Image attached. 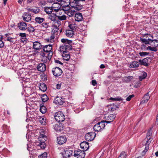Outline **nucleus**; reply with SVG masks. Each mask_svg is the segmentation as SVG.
<instances>
[{"instance_id": "obj_1", "label": "nucleus", "mask_w": 158, "mask_h": 158, "mask_svg": "<svg viewBox=\"0 0 158 158\" xmlns=\"http://www.w3.org/2000/svg\"><path fill=\"white\" fill-rule=\"evenodd\" d=\"M70 6L72 7V9L73 8L75 10H81L83 7V5L81 4L80 2L76 0L71 3Z\"/></svg>"}, {"instance_id": "obj_2", "label": "nucleus", "mask_w": 158, "mask_h": 158, "mask_svg": "<svg viewBox=\"0 0 158 158\" xmlns=\"http://www.w3.org/2000/svg\"><path fill=\"white\" fill-rule=\"evenodd\" d=\"M105 123L104 121H102L96 124L94 127V129L95 131H100L105 127Z\"/></svg>"}, {"instance_id": "obj_3", "label": "nucleus", "mask_w": 158, "mask_h": 158, "mask_svg": "<svg viewBox=\"0 0 158 158\" xmlns=\"http://www.w3.org/2000/svg\"><path fill=\"white\" fill-rule=\"evenodd\" d=\"M55 118L58 122H63L65 119V116L61 111H58L55 113Z\"/></svg>"}, {"instance_id": "obj_4", "label": "nucleus", "mask_w": 158, "mask_h": 158, "mask_svg": "<svg viewBox=\"0 0 158 158\" xmlns=\"http://www.w3.org/2000/svg\"><path fill=\"white\" fill-rule=\"evenodd\" d=\"M74 156L77 158H84L85 154L84 151L78 149L75 151Z\"/></svg>"}, {"instance_id": "obj_5", "label": "nucleus", "mask_w": 158, "mask_h": 158, "mask_svg": "<svg viewBox=\"0 0 158 158\" xmlns=\"http://www.w3.org/2000/svg\"><path fill=\"white\" fill-rule=\"evenodd\" d=\"M115 117V115H106L104 117L105 120L103 121L105 123H110L114 120Z\"/></svg>"}, {"instance_id": "obj_6", "label": "nucleus", "mask_w": 158, "mask_h": 158, "mask_svg": "<svg viewBox=\"0 0 158 158\" xmlns=\"http://www.w3.org/2000/svg\"><path fill=\"white\" fill-rule=\"evenodd\" d=\"M95 135V133L94 132H89L85 135V139L87 141H91L94 139Z\"/></svg>"}, {"instance_id": "obj_7", "label": "nucleus", "mask_w": 158, "mask_h": 158, "mask_svg": "<svg viewBox=\"0 0 158 158\" xmlns=\"http://www.w3.org/2000/svg\"><path fill=\"white\" fill-rule=\"evenodd\" d=\"M61 5L59 3L56 2L54 3L52 5V7L54 11L55 12L58 13L60 10V8Z\"/></svg>"}, {"instance_id": "obj_8", "label": "nucleus", "mask_w": 158, "mask_h": 158, "mask_svg": "<svg viewBox=\"0 0 158 158\" xmlns=\"http://www.w3.org/2000/svg\"><path fill=\"white\" fill-rule=\"evenodd\" d=\"M43 50L44 52H45L48 53L52 52V45L48 44L46 45L45 46H43ZM50 53H49L48 54L47 56H48L50 55Z\"/></svg>"}, {"instance_id": "obj_9", "label": "nucleus", "mask_w": 158, "mask_h": 158, "mask_svg": "<svg viewBox=\"0 0 158 158\" xmlns=\"http://www.w3.org/2000/svg\"><path fill=\"white\" fill-rule=\"evenodd\" d=\"M52 73L53 75L56 77H58L60 76L62 73V71L58 67H56L52 69Z\"/></svg>"}, {"instance_id": "obj_10", "label": "nucleus", "mask_w": 158, "mask_h": 158, "mask_svg": "<svg viewBox=\"0 0 158 158\" xmlns=\"http://www.w3.org/2000/svg\"><path fill=\"white\" fill-rule=\"evenodd\" d=\"M53 102L58 105H61L64 102V99L61 97L57 96L56 97Z\"/></svg>"}, {"instance_id": "obj_11", "label": "nucleus", "mask_w": 158, "mask_h": 158, "mask_svg": "<svg viewBox=\"0 0 158 158\" xmlns=\"http://www.w3.org/2000/svg\"><path fill=\"white\" fill-rule=\"evenodd\" d=\"M33 48L36 50H39L43 48V46L39 42L35 41L33 43Z\"/></svg>"}, {"instance_id": "obj_12", "label": "nucleus", "mask_w": 158, "mask_h": 158, "mask_svg": "<svg viewBox=\"0 0 158 158\" xmlns=\"http://www.w3.org/2000/svg\"><path fill=\"white\" fill-rule=\"evenodd\" d=\"M22 17L23 20L27 22L31 21V15L28 13H24L22 16Z\"/></svg>"}, {"instance_id": "obj_13", "label": "nucleus", "mask_w": 158, "mask_h": 158, "mask_svg": "<svg viewBox=\"0 0 158 158\" xmlns=\"http://www.w3.org/2000/svg\"><path fill=\"white\" fill-rule=\"evenodd\" d=\"M67 139L64 136H61L57 138L58 143L59 144H62L66 141Z\"/></svg>"}, {"instance_id": "obj_14", "label": "nucleus", "mask_w": 158, "mask_h": 158, "mask_svg": "<svg viewBox=\"0 0 158 158\" xmlns=\"http://www.w3.org/2000/svg\"><path fill=\"white\" fill-rule=\"evenodd\" d=\"M63 126L62 123H58L54 125V129L57 131H60L63 129Z\"/></svg>"}, {"instance_id": "obj_15", "label": "nucleus", "mask_w": 158, "mask_h": 158, "mask_svg": "<svg viewBox=\"0 0 158 158\" xmlns=\"http://www.w3.org/2000/svg\"><path fill=\"white\" fill-rule=\"evenodd\" d=\"M19 29L22 31H25L27 28V24L24 22H21L18 24Z\"/></svg>"}, {"instance_id": "obj_16", "label": "nucleus", "mask_w": 158, "mask_h": 158, "mask_svg": "<svg viewBox=\"0 0 158 158\" xmlns=\"http://www.w3.org/2000/svg\"><path fill=\"white\" fill-rule=\"evenodd\" d=\"M80 147L84 150L86 151L89 148V143L85 141H83L80 144Z\"/></svg>"}, {"instance_id": "obj_17", "label": "nucleus", "mask_w": 158, "mask_h": 158, "mask_svg": "<svg viewBox=\"0 0 158 158\" xmlns=\"http://www.w3.org/2000/svg\"><path fill=\"white\" fill-rule=\"evenodd\" d=\"M75 19L76 21L79 22L81 21L83 19L82 14L80 13H77L75 14Z\"/></svg>"}, {"instance_id": "obj_18", "label": "nucleus", "mask_w": 158, "mask_h": 158, "mask_svg": "<svg viewBox=\"0 0 158 158\" xmlns=\"http://www.w3.org/2000/svg\"><path fill=\"white\" fill-rule=\"evenodd\" d=\"M72 153V151L66 149V150H64V151L63 152L62 154L64 157H70Z\"/></svg>"}, {"instance_id": "obj_19", "label": "nucleus", "mask_w": 158, "mask_h": 158, "mask_svg": "<svg viewBox=\"0 0 158 158\" xmlns=\"http://www.w3.org/2000/svg\"><path fill=\"white\" fill-rule=\"evenodd\" d=\"M37 69L39 71L44 72L46 70V65L43 63H40L38 65Z\"/></svg>"}, {"instance_id": "obj_20", "label": "nucleus", "mask_w": 158, "mask_h": 158, "mask_svg": "<svg viewBox=\"0 0 158 158\" xmlns=\"http://www.w3.org/2000/svg\"><path fill=\"white\" fill-rule=\"evenodd\" d=\"M149 94V92H148L144 95V97L143 98L142 101L141 102V103L142 104L144 103L148 102V100L150 98Z\"/></svg>"}, {"instance_id": "obj_21", "label": "nucleus", "mask_w": 158, "mask_h": 158, "mask_svg": "<svg viewBox=\"0 0 158 158\" xmlns=\"http://www.w3.org/2000/svg\"><path fill=\"white\" fill-rule=\"evenodd\" d=\"M61 41L62 43H64L63 44L66 48L67 47L66 45H68V44H70L72 43V41L71 40H68L66 39H61Z\"/></svg>"}, {"instance_id": "obj_22", "label": "nucleus", "mask_w": 158, "mask_h": 158, "mask_svg": "<svg viewBox=\"0 0 158 158\" xmlns=\"http://www.w3.org/2000/svg\"><path fill=\"white\" fill-rule=\"evenodd\" d=\"M44 11L47 14L51 15L52 12L54 11L52 6H46L44 7Z\"/></svg>"}, {"instance_id": "obj_23", "label": "nucleus", "mask_w": 158, "mask_h": 158, "mask_svg": "<svg viewBox=\"0 0 158 158\" xmlns=\"http://www.w3.org/2000/svg\"><path fill=\"white\" fill-rule=\"evenodd\" d=\"M27 10L29 12H31L35 14L38 13L40 11L39 9L37 7H35L34 8H28Z\"/></svg>"}, {"instance_id": "obj_24", "label": "nucleus", "mask_w": 158, "mask_h": 158, "mask_svg": "<svg viewBox=\"0 0 158 158\" xmlns=\"http://www.w3.org/2000/svg\"><path fill=\"white\" fill-rule=\"evenodd\" d=\"M150 45L152 47H157L158 46V40H152L150 41Z\"/></svg>"}, {"instance_id": "obj_25", "label": "nucleus", "mask_w": 158, "mask_h": 158, "mask_svg": "<svg viewBox=\"0 0 158 158\" xmlns=\"http://www.w3.org/2000/svg\"><path fill=\"white\" fill-rule=\"evenodd\" d=\"M140 64L141 65L148 66V58H146L144 59L141 60H139Z\"/></svg>"}, {"instance_id": "obj_26", "label": "nucleus", "mask_w": 158, "mask_h": 158, "mask_svg": "<svg viewBox=\"0 0 158 158\" xmlns=\"http://www.w3.org/2000/svg\"><path fill=\"white\" fill-rule=\"evenodd\" d=\"M70 0H62L60 4L62 6H67L70 5Z\"/></svg>"}, {"instance_id": "obj_27", "label": "nucleus", "mask_w": 158, "mask_h": 158, "mask_svg": "<svg viewBox=\"0 0 158 158\" xmlns=\"http://www.w3.org/2000/svg\"><path fill=\"white\" fill-rule=\"evenodd\" d=\"M66 35L68 37H72L74 35V31L70 30H67L66 31Z\"/></svg>"}, {"instance_id": "obj_28", "label": "nucleus", "mask_w": 158, "mask_h": 158, "mask_svg": "<svg viewBox=\"0 0 158 158\" xmlns=\"http://www.w3.org/2000/svg\"><path fill=\"white\" fill-rule=\"evenodd\" d=\"M36 22L39 24L42 23L45 20L44 18L40 17H36L35 18Z\"/></svg>"}, {"instance_id": "obj_29", "label": "nucleus", "mask_w": 158, "mask_h": 158, "mask_svg": "<svg viewBox=\"0 0 158 158\" xmlns=\"http://www.w3.org/2000/svg\"><path fill=\"white\" fill-rule=\"evenodd\" d=\"M62 57L63 58L64 60L68 61L70 58V55L69 54V53L67 52L63 53L62 54Z\"/></svg>"}, {"instance_id": "obj_30", "label": "nucleus", "mask_w": 158, "mask_h": 158, "mask_svg": "<svg viewBox=\"0 0 158 158\" xmlns=\"http://www.w3.org/2000/svg\"><path fill=\"white\" fill-rule=\"evenodd\" d=\"M68 27L71 29V30H73L76 29L77 27L76 25L74 23H69Z\"/></svg>"}, {"instance_id": "obj_31", "label": "nucleus", "mask_w": 158, "mask_h": 158, "mask_svg": "<svg viewBox=\"0 0 158 158\" xmlns=\"http://www.w3.org/2000/svg\"><path fill=\"white\" fill-rule=\"evenodd\" d=\"M40 89L42 91H45L47 89L46 85L44 83H41L39 86Z\"/></svg>"}, {"instance_id": "obj_32", "label": "nucleus", "mask_w": 158, "mask_h": 158, "mask_svg": "<svg viewBox=\"0 0 158 158\" xmlns=\"http://www.w3.org/2000/svg\"><path fill=\"white\" fill-rule=\"evenodd\" d=\"M140 41L142 42V43L145 44H150V40H151V39L148 38V39H145L141 38L140 39Z\"/></svg>"}, {"instance_id": "obj_33", "label": "nucleus", "mask_w": 158, "mask_h": 158, "mask_svg": "<svg viewBox=\"0 0 158 158\" xmlns=\"http://www.w3.org/2000/svg\"><path fill=\"white\" fill-rule=\"evenodd\" d=\"M139 63L136 61L133 62L130 64V67L131 68L137 67L139 66Z\"/></svg>"}, {"instance_id": "obj_34", "label": "nucleus", "mask_w": 158, "mask_h": 158, "mask_svg": "<svg viewBox=\"0 0 158 158\" xmlns=\"http://www.w3.org/2000/svg\"><path fill=\"white\" fill-rule=\"evenodd\" d=\"M40 111L42 114H44L46 112L47 110L46 107L43 105H40Z\"/></svg>"}, {"instance_id": "obj_35", "label": "nucleus", "mask_w": 158, "mask_h": 158, "mask_svg": "<svg viewBox=\"0 0 158 158\" xmlns=\"http://www.w3.org/2000/svg\"><path fill=\"white\" fill-rule=\"evenodd\" d=\"M54 26L56 28L59 27L60 25V22L58 20L56 19L54 22Z\"/></svg>"}, {"instance_id": "obj_36", "label": "nucleus", "mask_w": 158, "mask_h": 158, "mask_svg": "<svg viewBox=\"0 0 158 158\" xmlns=\"http://www.w3.org/2000/svg\"><path fill=\"white\" fill-rule=\"evenodd\" d=\"M75 11L71 10L66 12V14L69 17H72L75 15Z\"/></svg>"}, {"instance_id": "obj_37", "label": "nucleus", "mask_w": 158, "mask_h": 158, "mask_svg": "<svg viewBox=\"0 0 158 158\" xmlns=\"http://www.w3.org/2000/svg\"><path fill=\"white\" fill-rule=\"evenodd\" d=\"M49 24V23H48L44 22L41 24V25L42 27H44L45 29H47L50 27Z\"/></svg>"}, {"instance_id": "obj_38", "label": "nucleus", "mask_w": 158, "mask_h": 158, "mask_svg": "<svg viewBox=\"0 0 158 158\" xmlns=\"http://www.w3.org/2000/svg\"><path fill=\"white\" fill-rule=\"evenodd\" d=\"M55 37V34L54 33L52 34L50 38L49 39L47 40L48 41H50L51 43L54 42V39Z\"/></svg>"}, {"instance_id": "obj_39", "label": "nucleus", "mask_w": 158, "mask_h": 158, "mask_svg": "<svg viewBox=\"0 0 158 158\" xmlns=\"http://www.w3.org/2000/svg\"><path fill=\"white\" fill-rule=\"evenodd\" d=\"M133 77L132 76H128L125 77L124 78V81L126 82H128L130 81L131 80L133 79Z\"/></svg>"}, {"instance_id": "obj_40", "label": "nucleus", "mask_w": 158, "mask_h": 158, "mask_svg": "<svg viewBox=\"0 0 158 158\" xmlns=\"http://www.w3.org/2000/svg\"><path fill=\"white\" fill-rule=\"evenodd\" d=\"M27 31L31 33V32H33L35 31V29L34 27L32 26H30L27 27Z\"/></svg>"}, {"instance_id": "obj_41", "label": "nucleus", "mask_w": 158, "mask_h": 158, "mask_svg": "<svg viewBox=\"0 0 158 158\" xmlns=\"http://www.w3.org/2000/svg\"><path fill=\"white\" fill-rule=\"evenodd\" d=\"M60 51L61 52H63V53L67 52V51L66 50H67L66 48L64 46V44H63L60 46Z\"/></svg>"}, {"instance_id": "obj_42", "label": "nucleus", "mask_w": 158, "mask_h": 158, "mask_svg": "<svg viewBox=\"0 0 158 158\" xmlns=\"http://www.w3.org/2000/svg\"><path fill=\"white\" fill-rule=\"evenodd\" d=\"M62 10H63L64 11H66V12H68L70 10V7L69 6V5L67 6H62Z\"/></svg>"}, {"instance_id": "obj_43", "label": "nucleus", "mask_w": 158, "mask_h": 158, "mask_svg": "<svg viewBox=\"0 0 158 158\" xmlns=\"http://www.w3.org/2000/svg\"><path fill=\"white\" fill-rule=\"evenodd\" d=\"M58 18V19L61 20H64L66 19V16L64 15H63L62 16H56Z\"/></svg>"}, {"instance_id": "obj_44", "label": "nucleus", "mask_w": 158, "mask_h": 158, "mask_svg": "<svg viewBox=\"0 0 158 158\" xmlns=\"http://www.w3.org/2000/svg\"><path fill=\"white\" fill-rule=\"evenodd\" d=\"M126 153L124 152H121L118 158H126Z\"/></svg>"}, {"instance_id": "obj_45", "label": "nucleus", "mask_w": 158, "mask_h": 158, "mask_svg": "<svg viewBox=\"0 0 158 158\" xmlns=\"http://www.w3.org/2000/svg\"><path fill=\"white\" fill-rule=\"evenodd\" d=\"M48 18L50 19L52 21H53V22L56 19V17H55V15L51 14L49 15Z\"/></svg>"}, {"instance_id": "obj_46", "label": "nucleus", "mask_w": 158, "mask_h": 158, "mask_svg": "<svg viewBox=\"0 0 158 158\" xmlns=\"http://www.w3.org/2000/svg\"><path fill=\"white\" fill-rule=\"evenodd\" d=\"M156 47H152L151 46H149L148 47V49L152 51L156 52L157 50V49L156 48Z\"/></svg>"}, {"instance_id": "obj_47", "label": "nucleus", "mask_w": 158, "mask_h": 158, "mask_svg": "<svg viewBox=\"0 0 158 158\" xmlns=\"http://www.w3.org/2000/svg\"><path fill=\"white\" fill-rule=\"evenodd\" d=\"M110 99L114 101H120L122 100V98L120 97H117L115 98H111Z\"/></svg>"}, {"instance_id": "obj_48", "label": "nucleus", "mask_w": 158, "mask_h": 158, "mask_svg": "<svg viewBox=\"0 0 158 158\" xmlns=\"http://www.w3.org/2000/svg\"><path fill=\"white\" fill-rule=\"evenodd\" d=\"M139 54L140 56H145L149 55V53L146 52H140L139 53Z\"/></svg>"}, {"instance_id": "obj_49", "label": "nucleus", "mask_w": 158, "mask_h": 158, "mask_svg": "<svg viewBox=\"0 0 158 158\" xmlns=\"http://www.w3.org/2000/svg\"><path fill=\"white\" fill-rule=\"evenodd\" d=\"M47 154L46 152H44L41 155L39 156L38 157L39 158H47Z\"/></svg>"}, {"instance_id": "obj_50", "label": "nucleus", "mask_w": 158, "mask_h": 158, "mask_svg": "<svg viewBox=\"0 0 158 158\" xmlns=\"http://www.w3.org/2000/svg\"><path fill=\"white\" fill-rule=\"evenodd\" d=\"M43 102H45L47 101L48 99V98L47 95L45 94L43 95L41 98Z\"/></svg>"}, {"instance_id": "obj_51", "label": "nucleus", "mask_w": 158, "mask_h": 158, "mask_svg": "<svg viewBox=\"0 0 158 158\" xmlns=\"http://www.w3.org/2000/svg\"><path fill=\"white\" fill-rule=\"evenodd\" d=\"M140 48L142 50L144 51H145L148 50V47H146L145 45L144 44L141 45Z\"/></svg>"}, {"instance_id": "obj_52", "label": "nucleus", "mask_w": 158, "mask_h": 158, "mask_svg": "<svg viewBox=\"0 0 158 158\" xmlns=\"http://www.w3.org/2000/svg\"><path fill=\"white\" fill-rule=\"evenodd\" d=\"M116 106L115 105L111 106L109 108V109L111 111H114L116 109Z\"/></svg>"}, {"instance_id": "obj_53", "label": "nucleus", "mask_w": 158, "mask_h": 158, "mask_svg": "<svg viewBox=\"0 0 158 158\" xmlns=\"http://www.w3.org/2000/svg\"><path fill=\"white\" fill-rule=\"evenodd\" d=\"M39 144H37L38 145H39L40 146V147L42 148H45L44 146V142H40L38 143Z\"/></svg>"}, {"instance_id": "obj_54", "label": "nucleus", "mask_w": 158, "mask_h": 158, "mask_svg": "<svg viewBox=\"0 0 158 158\" xmlns=\"http://www.w3.org/2000/svg\"><path fill=\"white\" fill-rule=\"evenodd\" d=\"M145 145V149L142 152L144 154H145L146 152H147L148 150L149 149V145Z\"/></svg>"}, {"instance_id": "obj_55", "label": "nucleus", "mask_w": 158, "mask_h": 158, "mask_svg": "<svg viewBox=\"0 0 158 158\" xmlns=\"http://www.w3.org/2000/svg\"><path fill=\"white\" fill-rule=\"evenodd\" d=\"M143 141L144 142H145V145H149V144L151 142V140L149 141L148 140H146V139H145Z\"/></svg>"}, {"instance_id": "obj_56", "label": "nucleus", "mask_w": 158, "mask_h": 158, "mask_svg": "<svg viewBox=\"0 0 158 158\" xmlns=\"http://www.w3.org/2000/svg\"><path fill=\"white\" fill-rule=\"evenodd\" d=\"M134 97V94H132L131 95H130L128 97L126 98V100L127 101H130L131 98Z\"/></svg>"}, {"instance_id": "obj_57", "label": "nucleus", "mask_w": 158, "mask_h": 158, "mask_svg": "<svg viewBox=\"0 0 158 158\" xmlns=\"http://www.w3.org/2000/svg\"><path fill=\"white\" fill-rule=\"evenodd\" d=\"M66 46L67 47V48H66L67 50H71L72 49V47L71 46V44H68V45H66Z\"/></svg>"}, {"instance_id": "obj_58", "label": "nucleus", "mask_w": 158, "mask_h": 158, "mask_svg": "<svg viewBox=\"0 0 158 158\" xmlns=\"http://www.w3.org/2000/svg\"><path fill=\"white\" fill-rule=\"evenodd\" d=\"M152 131L151 129H150V130L148 131V132L147 134V136H151V135L152 134Z\"/></svg>"}, {"instance_id": "obj_59", "label": "nucleus", "mask_w": 158, "mask_h": 158, "mask_svg": "<svg viewBox=\"0 0 158 158\" xmlns=\"http://www.w3.org/2000/svg\"><path fill=\"white\" fill-rule=\"evenodd\" d=\"M62 84L61 83H58L56 85V88L57 89H59L61 88V85Z\"/></svg>"}, {"instance_id": "obj_60", "label": "nucleus", "mask_w": 158, "mask_h": 158, "mask_svg": "<svg viewBox=\"0 0 158 158\" xmlns=\"http://www.w3.org/2000/svg\"><path fill=\"white\" fill-rule=\"evenodd\" d=\"M147 76V74L145 72H143V74L141 76L143 77V79H144Z\"/></svg>"}, {"instance_id": "obj_61", "label": "nucleus", "mask_w": 158, "mask_h": 158, "mask_svg": "<svg viewBox=\"0 0 158 158\" xmlns=\"http://www.w3.org/2000/svg\"><path fill=\"white\" fill-rule=\"evenodd\" d=\"M19 35L22 37H26V35L25 33H20Z\"/></svg>"}, {"instance_id": "obj_62", "label": "nucleus", "mask_w": 158, "mask_h": 158, "mask_svg": "<svg viewBox=\"0 0 158 158\" xmlns=\"http://www.w3.org/2000/svg\"><path fill=\"white\" fill-rule=\"evenodd\" d=\"M4 45V44L3 41L2 40H0V48L3 47Z\"/></svg>"}, {"instance_id": "obj_63", "label": "nucleus", "mask_w": 158, "mask_h": 158, "mask_svg": "<svg viewBox=\"0 0 158 158\" xmlns=\"http://www.w3.org/2000/svg\"><path fill=\"white\" fill-rule=\"evenodd\" d=\"M92 84L93 86H95L97 83L96 81L94 80L92 81Z\"/></svg>"}, {"instance_id": "obj_64", "label": "nucleus", "mask_w": 158, "mask_h": 158, "mask_svg": "<svg viewBox=\"0 0 158 158\" xmlns=\"http://www.w3.org/2000/svg\"><path fill=\"white\" fill-rule=\"evenodd\" d=\"M55 62L56 63H58L61 65H62L63 64V63H62L61 61L57 60H55Z\"/></svg>"}]
</instances>
